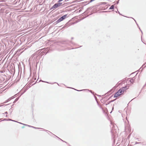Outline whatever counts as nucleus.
I'll use <instances>...</instances> for the list:
<instances>
[{
    "label": "nucleus",
    "mask_w": 146,
    "mask_h": 146,
    "mask_svg": "<svg viewBox=\"0 0 146 146\" xmlns=\"http://www.w3.org/2000/svg\"><path fill=\"white\" fill-rule=\"evenodd\" d=\"M122 93H121V90H118L114 95V98H116L120 96Z\"/></svg>",
    "instance_id": "2"
},
{
    "label": "nucleus",
    "mask_w": 146,
    "mask_h": 146,
    "mask_svg": "<svg viewBox=\"0 0 146 146\" xmlns=\"http://www.w3.org/2000/svg\"><path fill=\"white\" fill-rule=\"evenodd\" d=\"M67 14H66L61 17L56 21L57 23H58L63 20L67 17Z\"/></svg>",
    "instance_id": "1"
},
{
    "label": "nucleus",
    "mask_w": 146,
    "mask_h": 146,
    "mask_svg": "<svg viewBox=\"0 0 146 146\" xmlns=\"http://www.w3.org/2000/svg\"><path fill=\"white\" fill-rule=\"evenodd\" d=\"M63 0H59L58 1V2H60L62 1Z\"/></svg>",
    "instance_id": "10"
},
{
    "label": "nucleus",
    "mask_w": 146,
    "mask_h": 146,
    "mask_svg": "<svg viewBox=\"0 0 146 146\" xmlns=\"http://www.w3.org/2000/svg\"><path fill=\"white\" fill-rule=\"evenodd\" d=\"M127 89V87L125 86V87H123L122 88L119 89V90H121V93L123 92L125 90H126Z\"/></svg>",
    "instance_id": "4"
},
{
    "label": "nucleus",
    "mask_w": 146,
    "mask_h": 146,
    "mask_svg": "<svg viewBox=\"0 0 146 146\" xmlns=\"http://www.w3.org/2000/svg\"><path fill=\"white\" fill-rule=\"evenodd\" d=\"M61 140L62 141H63V140H62V139H61Z\"/></svg>",
    "instance_id": "15"
},
{
    "label": "nucleus",
    "mask_w": 146,
    "mask_h": 146,
    "mask_svg": "<svg viewBox=\"0 0 146 146\" xmlns=\"http://www.w3.org/2000/svg\"><path fill=\"white\" fill-rule=\"evenodd\" d=\"M59 6L57 3L55 4L51 8V9H53L57 8Z\"/></svg>",
    "instance_id": "3"
},
{
    "label": "nucleus",
    "mask_w": 146,
    "mask_h": 146,
    "mask_svg": "<svg viewBox=\"0 0 146 146\" xmlns=\"http://www.w3.org/2000/svg\"><path fill=\"white\" fill-rule=\"evenodd\" d=\"M130 82L131 83H133L134 82L133 79H131L130 80Z\"/></svg>",
    "instance_id": "8"
},
{
    "label": "nucleus",
    "mask_w": 146,
    "mask_h": 146,
    "mask_svg": "<svg viewBox=\"0 0 146 146\" xmlns=\"http://www.w3.org/2000/svg\"><path fill=\"white\" fill-rule=\"evenodd\" d=\"M139 29L141 31V33H142H142H143L142 32V31L140 29V28L139 27Z\"/></svg>",
    "instance_id": "13"
},
{
    "label": "nucleus",
    "mask_w": 146,
    "mask_h": 146,
    "mask_svg": "<svg viewBox=\"0 0 146 146\" xmlns=\"http://www.w3.org/2000/svg\"><path fill=\"white\" fill-rule=\"evenodd\" d=\"M9 120H10V121H15V122H17V121H15L13 120H12V119H9Z\"/></svg>",
    "instance_id": "9"
},
{
    "label": "nucleus",
    "mask_w": 146,
    "mask_h": 146,
    "mask_svg": "<svg viewBox=\"0 0 146 146\" xmlns=\"http://www.w3.org/2000/svg\"><path fill=\"white\" fill-rule=\"evenodd\" d=\"M75 90H77L78 91H81L82 90H76L75 89Z\"/></svg>",
    "instance_id": "12"
},
{
    "label": "nucleus",
    "mask_w": 146,
    "mask_h": 146,
    "mask_svg": "<svg viewBox=\"0 0 146 146\" xmlns=\"http://www.w3.org/2000/svg\"><path fill=\"white\" fill-rule=\"evenodd\" d=\"M5 113L6 114H7V112H6Z\"/></svg>",
    "instance_id": "14"
},
{
    "label": "nucleus",
    "mask_w": 146,
    "mask_h": 146,
    "mask_svg": "<svg viewBox=\"0 0 146 146\" xmlns=\"http://www.w3.org/2000/svg\"><path fill=\"white\" fill-rule=\"evenodd\" d=\"M59 3H57L58 4L59 6H60V5H61L62 4V3H60V2H59Z\"/></svg>",
    "instance_id": "7"
},
{
    "label": "nucleus",
    "mask_w": 146,
    "mask_h": 146,
    "mask_svg": "<svg viewBox=\"0 0 146 146\" xmlns=\"http://www.w3.org/2000/svg\"><path fill=\"white\" fill-rule=\"evenodd\" d=\"M31 127H32L34 128H35V129L38 128H36V127H33V126H31Z\"/></svg>",
    "instance_id": "11"
},
{
    "label": "nucleus",
    "mask_w": 146,
    "mask_h": 146,
    "mask_svg": "<svg viewBox=\"0 0 146 146\" xmlns=\"http://www.w3.org/2000/svg\"><path fill=\"white\" fill-rule=\"evenodd\" d=\"M18 123H19L20 124H22L23 125H26V126H29V127H31V126L29 125H27V124H24L23 123H20V122H18Z\"/></svg>",
    "instance_id": "6"
},
{
    "label": "nucleus",
    "mask_w": 146,
    "mask_h": 146,
    "mask_svg": "<svg viewBox=\"0 0 146 146\" xmlns=\"http://www.w3.org/2000/svg\"><path fill=\"white\" fill-rule=\"evenodd\" d=\"M114 5H113L111 6V7L110 8V9H113L114 8Z\"/></svg>",
    "instance_id": "5"
}]
</instances>
